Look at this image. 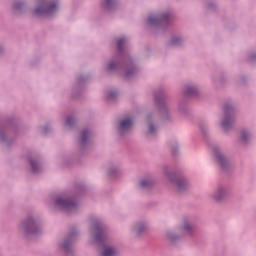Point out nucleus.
<instances>
[{"mask_svg":"<svg viewBox=\"0 0 256 256\" xmlns=\"http://www.w3.org/2000/svg\"><path fill=\"white\" fill-rule=\"evenodd\" d=\"M17 137V120L9 118L5 123L0 121V143L9 147Z\"/></svg>","mask_w":256,"mask_h":256,"instance_id":"nucleus-6","label":"nucleus"},{"mask_svg":"<svg viewBox=\"0 0 256 256\" xmlns=\"http://www.w3.org/2000/svg\"><path fill=\"white\" fill-rule=\"evenodd\" d=\"M220 83H223V79L222 78H220Z\"/></svg>","mask_w":256,"mask_h":256,"instance_id":"nucleus-37","label":"nucleus"},{"mask_svg":"<svg viewBox=\"0 0 256 256\" xmlns=\"http://www.w3.org/2000/svg\"><path fill=\"white\" fill-rule=\"evenodd\" d=\"M54 207L68 215L75 213L79 209V200L77 196L73 195H60L54 200Z\"/></svg>","mask_w":256,"mask_h":256,"instance_id":"nucleus-10","label":"nucleus"},{"mask_svg":"<svg viewBox=\"0 0 256 256\" xmlns=\"http://www.w3.org/2000/svg\"><path fill=\"white\" fill-rule=\"evenodd\" d=\"M183 95L185 97H199V86L196 83L184 85Z\"/></svg>","mask_w":256,"mask_h":256,"instance_id":"nucleus-18","label":"nucleus"},{"mask_svg":"<svg viewBox=\"0 0 256 256\" xmlns=\"http://www.w3.org/2000/svg\"><path fill=\"white\" fill-rule=\"evenodd\" d=\"M154 186H155V182L153 181V179H151V178H143L139 182V186L138 187H139L140 191H142L143 193H147V191H151Z\"/></svg>","mask_w":256,"mask_h":256,"instance_id":"nucleus-20","label":"nucleus"},{"mask_svg":"<svg viewBox=\"0 0 256 256\" xmlns=\"http://www.w3.org/2000/svg\"><path fill=\"white\" fill-rule=\"evenodd\" d=\"M214 157L222 171H230L231 161H229V158H227L223 152H221L219 149H214Z\"/></svg>","mask_w":256,"mask_h":256,"instance_id":"nucleus-14","label":"nucleus"},{"mask_svg":"<svg viewBox=\"0 0 256 256\" xmlns=\"http://www.w3.org/2000/svg\"><path fill=\"white\" fill-rule=\"evenodd\" d=\"M171 21L170 12H157L148 16L145 24L152 31H165Z\"/></svg>","mask_w":256,"mask_h":256,"instance_id":"nucleus-8","label":"nucleus"},{"mask_svg":"<svg viewBox=\"0 0 256 256\" xmlns=\"http://www.w3.org/2000/svg\"><path fill=\"white\" fill-rule=\"evenodd\" d=\"M128 43V37L122 36L117 39V54L108 62L106 71L107 73H123L124 79L131 81V79H135L136 75H139V66L129 55Z\"/></svg>","mask_w":256,"mask_h":256,"instance_id":"nucleus-1","label":"nucleus"},{"mask_svg":"<svg viewBox=\"0 0 256 256\" xmlns=\"http://www.w3.org/2000/svg\"><path fill=\"white\" fill-rule=\"evenodd\" d=\"M199 127L203 133H205V131L209 129V125L207 124V122H200Z\"/></svg>","mask_w":256,"mask_h":256,"instance_id":"nucleus-33","label":"nucleus"},{"mask_svg":"<svg viewBox=\"0 0 256 256\" xmlns=\"http://www.w3.org/2000/svg\"><path fill=\"white\" fill-rule=\"evenodd\" d=\"M106 97L108 101H117V97H119V91H117V89L111 90L108 92Z\"/></svg>","mask_w":256,"mask_h":256,"instance_id":"nucleus-28","label":"nucleus"},{"mask_svg":"<svg viewBox=\"0 0 256 256\" xmlns=\"http://www.w3.org/2000/svg\"><path fill=\"white\" fill-rule=\"evenodd\" d=\"M133 118H124L119 121L117 126V133L119 137H125V135H129L133 129L134 125Z\"/></svg>","mask_w":256,"mask_h":256,"instance_id":"nucleus-13","label":"nucleus"},{"mask_svg":"<svg viewBox=\"0 0 256 256\" xmlns=\"http://www.w3.org/2000/svg\"><path fill=\"white\" fill-rule=\"evenodd\" d=\"M251 139H253L251 131L244 129L240 132V143L242 145H249V143H251Z\"/></svg>","mask_w":256,"mask_h":256,"instance_id":"nucleus-21","label":"nucleus"},{"mask_svg":"<svg viewBox=\"0 0 256 256\" xmlns=\"http://www.w3.org/2000/svg\"><path fill=\"white\" fill-rule=\"evenodd\" d=\"M91 135H93V130L91 128H84L81 132L79 147L82 151L89 149V146L91 145Z\"/></svg>","mask_w":256,"mask_h":256,"instance_id":"nucleus-15","label":"nucleus"},{"mask_svg":"<svg viewBox=\"0 0 256 256\" xmlns=\"http://www.w3.org/2000/svg\"><path fill=\"white\" fill-rule=\"evenodd\" d=\"M181 235L175 231H168L166 232V239L169 243L172 245H175V243H179L181 241Z\"/></svg>","mask_w":256,"mask_h":256,"instance_id":"nucleus-22","label":"nucleus"},{"mask_svg":"<svg viewBox=\"0 0 256 256\" xmlns=\"http://www.w3.org/2000/svg\"><path fill=\"white\" fill-rule=\"evenodd\" d=\"M0 53H3V46H0Z\"/></svg>","mask_w":256,"mask_h":256,"instance_id":"nucleus-36","label":"nucleus"},{"mask_svg":"<svg viewBox=\"0 0 256 256\" xmlns=\"http://www.w3.org/2000/svg\"><path fill=\"white\" fill-rule=\"evenodd\" d=\"M183 43H185V39H183V36L176 35V36H172V38L170 39L169 45L171 47H181Z\"/></svg>","mask_w":256,"mask_h":256,"instance_id":"nucleus-23","label":"nucleus"},{"mask_svg":"<svg viewBox=\"0 0 256 256\" xmlns=\"http://www.w3.org/2000/svg\"><path fill=\"white\" fill-rule=\"evenodd\" d=\"M163 173L166 179L176 187L178 193H185L189 190V179L185 175H179L171 171L169 164L163 165Z\"/></svg>","mask_w":256,"mask_h":256,"instance_id":"nucleus-9","label":"nucleus"},{"mask_svg":"<svg viewBox=\"0 0 256 256\" xmlns=\"http://www.w3.org/2000/svg\"><path fill=\"white\" fill-rule=\"evenodd\" d=\"M119 173H121V169L119 168V166H111L108 169V175L110 177H117Z\"/></svg>","mask_w":256,"mask_h":256,"instance_id":"nucleus-27","label":"nucleus"},{"mask_svg":"<svg viewBox=\"0 0 256 256\" xmlns=\"http://www.w3.org/2000/svg\"><path fill=\"white\" fill-rule=\"evenodd\" d=\"M90 234L96 245H101L100 256H119V248L107 242V225L101 220H94L90 225Z\"/></svg>","mask_w":256,"mask_h":256,"instance_id":"nucleus-3","label":"nucleus"},{"mask_svg":"<svg viewBox=\"0 0 256 256\" xmlns=\"http://www.w3.org/2000/svg\"><path fill=\"white\" fill-rule=\"evenodd\" d=\"M34 13L38 17H55L59 13V7H61V2L59 0H35Z\"/></svg>","mask_w":256,"mask_h":256,"instance_id":"nucleus-5","label":"nucleus"},{"mask_svg":"<svg viewBox=\"0 0 256 256\" xmlns=\"http://www.w3.org/2000/svg\"><path fill=\"white\" fill-rule=\"evenodd\" d=\"M117 0H104L103 7L106 11H115L117 9Z\"/></svg>","mask_w":256,"mask_h":256,"instance_id":"nucleus-24","label":"nucleus"},{"mask_svg":"<svg viewBox=\"0 0 256 256\" xmlns=\"http://www.w3.org/2000/svg\"><path fill=\"white\" fill-rule=\"evenodd\" d=\"M235 125V104L227 102L223 107V119L220 122V126L224 133H227L229 129H233Z\"/></svg>","mask_w":256,"mask_h":256,"instance_id":"nucleus-11","label":"nucleus"},{"mask_svg":"<svg viewBox=\"0 0 256 256\" xmlns=\"http://www.w3.org/2000/svg\"><path fill=\"white\" fill-rule=\"evenodd\" d=\"M147 229H149V224L145 221H138L132 225V233L137 237H141V235L147 233Z\"/></svg>","mask_w":256,"mask_h":256,"instance_id":"nucleus-17","label":"nucleus"},{"mask_svg":"<svg viewBox=\"0 0 256 256\" xmlns=\"http://www.w3.org/2000/svg\"><path fill=\"white\" fill-rule=\"evenodd\" d=\"M206 8L208 11H215L217 9V3L215 1H210L207 5Z\"/></svg>","mask_w":256,"mask_h":256,"instance_id":"nucleus-31","label":"nucleus"},{"mask_svg":"<svg viewBox=\"0 0 256 256\" xmlns=\"http://www.w3.org/2000/svg\"><path fill=\"white\" fill-rule=\"evenodd\" d=\"M154 104L156 105L158 112L155 110L148 111L146 114V125L148 129V135L155 137L159 133V119L163 123H171L173 116H171V109L167 103V94L163 89L156 90L153 94Z\"/></svg>","mask_w":256,"mask_h":256,"instance_id":"nucleus-2","label":"nucleus"},{"mask_svg":"<svg viewBox=\"0 0 256 256\" xmlns=\"http://www.w3.org/2000/svg\"><path fill=\"white\" fill-rule=\"evenodd\" d=\"M77 123V120L73 116H68L66 118L65 126L69 129H73L75 127V124Z\"/></svg>","mask_w":256,"mask_h":256,"instance_id":"nucleus-29","label":"nucleus"},{"mask_svg":"<svg viewBox=\"0 0 256 256\" xmlns=\"http://www.w3.org/2000/svg\"><path fill=\"white\" fill-rule=\"evenodd\" d=\"M41 133L43 135H47L49 133H51V125L50 124H46L42 129H41Z\"/></svg>","mask_w":256,"mask_h":256,"instance_id":"nucleus-32","label":"nucleus"},{"mask_svg":"<svg viewBox=\"0 0 256 256\" xmlns=\"http://www.w3.org/2000/svg\"><path fill=\"white\" fill-rule=\"evenodd\" d=\"M178 113L184 117L189 115V107H187V102L182 100L178 103Z\"/></svg>","mask_w":256,"mask_h":256,"instance_id":"nucleus-25","label":"nucleus"},{"mask_svg":"<svg viewBox=\"0 0 256 256\" xmlns=\"http://www.w3.org/2000/svg\"><path fill=\"white\" fill-rule=\"evenodd\" d=\"M19 231L23 232L24 237H38L43 233V225L41 224V216L37 212L28 213L18 225Z\"/></svg>","mask_w":256,"mask_h":256,"instance_id":"nucleus-4","label":"nucleus"},{"mask_svg":"<svg viewBox=\"0 0 256 256\" xmlns=\"http://www.w3.org/2000/svg\"><path fill=\"white\" fill-rule=\"evenodd\" d=\"M182 231L184 235H189V236L195 235V232L197 231V225L195 224V222L191 220H186L184 221Z\"/></svg>","mask_w":256,"mask_h":256,"instance_id":"nucleus-19","label":"nucleus"},{"mask_svg":"<svg viewBox=\"0 0 256 256\" xmlns=\"http://www.w3.org/2000/svg\"><path fill=\"white\" fill-rule=\"evenodd\" d=\"M87 79H88L87 76H83V75L78 76V78H77L78 87H83V85H85V83H87Z\"/></svg>","mask_w":256,"mask_h":256,"instance_id":"nucleus-30","label":"nucleus"},{"mask_svg":"<svg viewBox=\"0 0 256 256\" xmlns=\"http://www.w3.org/2000/svg\"><path fill=\"white\" fill-rule=\"evenodd\" d=\"M31 171L34 174L41 173L43 171V162H41V157L32 156L28 159Z\"/></svg>","mask_w":256,"mask_h":256,"instance_id":"nucleus-16","label":"nucleus"},{"mask_svg":"<svg viewBox=\"0 0 256 256\" xmlns=\"http://www.w3.org/2000/svg\"><path fill=\"white\" fill-rule=\"evenodd\" d=\"M177 151H178V147L176 146V147H174V148L172 149L173 155H177Z\"/></svg>","mask_w":256,"mask_h":256,"instance_id":"nucleus-35","label":"nucleus"},{"mask_svg":"<svg viewBox=\"0 0 256 256\" xmlns=\"http://www.w3.org/2000/svg\"><path fill=\"white\" fill-rule=\"evenodd\" d=\"M77 239H79V230L76 227H72L58 243V251L65 256H75Z\"/></svg>","mask_w":256,"mask_h":256,"instance_id":"nucleus-7","label":"nucleus"},{"mask_svg":"<svg viewBox=\"0 0 256 256\" xmlns=\"http://www.w3.org/2000/svg\"><path fill=\"white\" fill-rule=\"evenodd\" d=\"M248 61L250 63H256V53L250 54L249 57H248Z\"/></svg>","mask_w":256,"mask_h":256,"instance_id":"nucleus-34","label":"nucleus"},{"mask_svg":"<svg viewBox=\"0 0 256 256\" xmlns=\"http://www.w3.org/2000/svg\"><path fill=\"white\" fill-rule=\"evenodd\" d=\"M231 195V186L228 184H218L210 195L211 200L215 203H223Z\"/></svg>","mask_w":256,"mask_h":256,"instance_id":"nucleus-12","label":"nucleus"},{"mask_svg":"<svg viewBox=\"0 0 256 256\" xmlns=\"http://www.w3.org/2000/svg\"><path fill=\"white\" fill-rule=\"evenodd\" d=\"M12 7H13L14 11L21 12L25 8V1L16 0V1L13 2Z\"/></svg>","mask_w":256,"mask_h":256,"instance_id":"nucleus-26","label":"nucleus"}]
</instances>
